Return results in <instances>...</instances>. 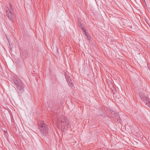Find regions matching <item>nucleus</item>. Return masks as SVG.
<instances>
[{"label": "nucleus", "mask_w": 150, "mask_h": 150, "mask_svg": "<svg viewBox=\"0 0 150 150\" xmlns=\"http://www.w3.org/2000/svg\"><path fill=\"white\" fill-rule=\"evenodd\" d=\"M78 23L80 28H81L83 30V31L84 32V34L86 35V36H87L89 34L86 31V28H85L84 27H83L82 24L79 19H78Z\"/></svg>", "instance_id": "0eeeda50"}, {"label": "nucleus", "mask_w": 150, "mask_h": 150, "mask_svg": "<svg viewBox=\"0 0 150 150\" xmlns=\"http://www.w3.org/2000/svg\"><path fill=\"white\" fill-rule=\"evenodd\" d=\"M69 74L68 72L65 73V77L69 86L71 87H72L74 86V83L70 79Z\"/></svg>", "instance_id": "20e7f679"}, {"label": "nucleus", "mask_w": 150, "mask_h": 150, "mask_svg": "<svg viewBox=\"0 0 150 150\" xmlns=\"http://www.w3.org/2000/svg\"><path fill=\"white\" fill-rule=\"evenodd\" d=\"M8 8L6 7V14L7 17L10 20H12L14 18V13L12 11H11L10 10H8Z\"/></svg>", "instance_id": "39448f33"}, {"label": "nucleus", "mask_w": 150, "mask_h": 150, "mask_svg": "<svg viewBox=\"0 0 150 150\" xmlns=\"http://www.w3.org/2000/svg\"><path fill=\"white\" fill-rule=\"evenodd\" d=\"M41 125L40 127V129L41 133L43 135L45 136L47 134L49 129L47 125L42 121L41 123Z\"/></svg>", "instance_id": "f03ea898"}, {"label": "nucleus", "mask_w": 150, "mask_h": 150, "mask_svg": "<svg viewBox=\"0 0 150 150\" xmlns=\"http://www.w3.org/2000/svg\"><path fill=\"white\" fill-rule=\"evenodd\" d=\"M112 114L114 115L115 117V121L118 122H120V118L119 115L117 113L114 112H112Z\"/></svg>", "instance_id": "1a4fd4ad"}, {"label": "nucleus", "mask_w": 150, "mask_h": 150, "mask_svg": "<svg viewBox=\"0 0 150 150\" xmlns=\"http://www.w3.org/2000/svg\"><path fill=\"white\" fill-rule=\"evenodd\" d=\"M13 81L16 86H18L19 85L20 83H23L21 80L17 77H14L13 79Z\"/></svg>", "instance_id": "6e6552de"}, {"label": "nucleus", "mask_w": 150, "mask_h": 150, "mask_svg": "<svg viewBox=\"0 0 150 150\" xmlns=\"http://www.w3.org/2000/svg\"><path fill=\"white\" fill-rule=\"evenodd\" d=\"M6 37H7V38H8V37H7V36L6 35Z\"/></svg>", "instance_id": "9b49d317"}, {"label": "nucleus", "mask_w": 150, "mask_h": 150, "mask_svg": "<svg viewBox=\"0 0 150 150\" xmlns=\"http://www.w3.org/2000/svg\"><path fill=\"white\" fill-rule=\"evenodd\" d=\"M139 96L141 99L146 104V105L150 108V99L147 97L145 94H142V93H139Z\"/></svg>", "instance_id": "7ed1b4c3"}, {"label": "nucleus", "mask_w": 150, "mask_h": 150, "mask_svg": "<svg viewBox=\"0 0 150 150\" xmlns=\"http://www.w3.org/2000/svg\"><path fill=\"white\" fill-rule=\"evenodd\" d=\"M87 37V39L88 40H90L91 39V37L90 35H88Z\"/></svg>", "instance_id": "9d476101"}, {"label": "nucleus", "mask_w": 150, "mask_h": 150, "mask_svg": "<svg viewBox=\"0 0 150 150\" xmlns=\"http://www.w3.org/2000/svg\"><path fill=\"white\" fill-rule=\"evenodd\" d=\"M55 123L60 130H62V128L64 129L65 126L68 128L71 126L69 121L63 115L59 117L58 120L56 121Z\"/></svg>", "instance_id": "f257e3e1"}, {"label": "nucleus", "mask_w": 150, "mask_h": 150, "mask_svg": "<svg viewBox=\"0 0 150 150\" xmlns=\"http://www.w3.org/2000/svg\"><path fill=\"white\" fill-rule=\"evenodd\" d=\"M8 40L9 41V39H8Z\"/></svg>", "instance_id": "f8f14e48"}, {"label": "nucleus", "mask_w": 150, "mask_h": 150, "mask_svg": "<svg viewBox=\"0 0 150 150\" xmlns=\"http://www.w3.org/2000/svg\"><path fill=\"white\" fill-rule=\"evenodd\" d=\"M19 85L18 86H16L17 89V91L18 93V94H21L23 92V84L20 83Z\"/></svg>", "instance_id": "423d86ee"}]
</instances>
